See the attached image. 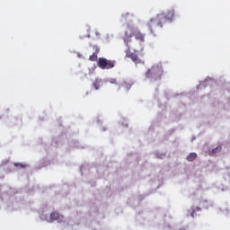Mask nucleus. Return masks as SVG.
Listing matches in <instances>:
<instances>
[{"label":"nucleus","instance_id":"obj_4","mask_svg":"<svg viewBox=\"0 0 230 230\" xmlns=\"http://www.w3.org/2000/svg\"><path fill=\"white\" fill-rule=\"evenodd\" d=\"M97 65L100 69H112L116 66V61L109 60L105 58H100L98 59Z\"/></svg>","mask_w":230,"mask_h":230},{"label":"nucleus","instance_id":"obj_7","mask_svg":"<svg viewBox=\"0 0 230 230\" xmlns=\"http://www.w3.org/2000/svg\"><path fill=\"white\" fill-rule=\"evenodd\" d=\"M222 152V146H217L211 151V155H217V154H220Z\"/></svg>","mask_w":230,"mask_h":230},{"label":"nucleus","instance_id":"obj_10","mask_svg":"<svg viewBox=\"0 0 230 230\" xmlns=\"http://www.w3.org/2000/svg\"><path fill=\"white\" fill-rule=\"evenodd\" d=\"M89 60H91V62H96V60H98V54L93 53L92 56H90Z\"/></svg>","mask_w":230,"mask_h":230},{"label":"nucleus","instance_id":"obj_13","mask_svg":"<svg viewBox=\"0 0 230 230\" xmlns=\"http://www.w3.org/2000/svg\"><path fill=\"white\" fill-rule=\"evenodd\" d=\"M14 166H16V167L20 166V168H26V165H24L21 163H14Z\"/></svg>","mask_w":230,"mask_h":230},{"label":"nucleus","instance_id":"obj_6","mask_svg":"<svg viewBox=\"0 0 230 230\" xmlns=\"http://www.w3.org/2000/svg\"><path fill=\"white\" fill-rule=\"evenodd\" d=\"M196 159H197V153H190L187 156V161H189V163H192V161H195Z\"/></svg>","mask_w":230,"mask_h":230},{"label":"nucleus","instance_id":"obj_8","mask_svg":"<svg viewBox=\"0 0 230 230\" xmlns=\"http://www.w3.org/2000/svg\"><path fill=\"white\" fill-rule=\"evenodd\" d=\"M101 84H102V80H100V79H95V80L93 81V87H94V89H95L96 91H98V89H100Z\"/></svg>","mask_w":230,"mask_h":230},{"label":"nucleus","instance_id":"obj_3","mask_svg":"<svg viewBox=\"0 0 230 230\" xmlns=\"http://www.w3.org/2000/svg\"><path fill=\"white\" fill-rule=\"evenodd\" d=\"M146 78H154L155 80H161V76H163V66L156 65L153 66L151 69H149L146 73Z\"/></svg>","mask_w":230,"mask_h":230},{"label":"nucleus","instance_id":"obj_9","mask_svg":"<svg viewBox=\"0 0 230 230\" xmlns=\"http://www.w3.org/2000/svg\"><path fill=\"white\" fill-rule=\"evenodd\" d=\"M197 211H202V209L199 207L192 208V211L190 212V217H192V218H195V217H197Z\"/></svg>","mask_w":230,"mask_h":230},{"label":"nucleus","instance_id":"obj_12","mask_svg":"<svg viewBox=\"0 0 230 230\" xmlns=\"http://www.w3.org/2000/svg\"><path fill=\"white\" fill-rule=\"evenodd\" d=\"M109 83H110V84H112L113 85H118V79H116V78H111V79L109 80Z\"/></svg>","mask_w":230,"mask_h":230},{"label":"nucleus","instance_id":"obj_1","mask_svg":"<svg viewBox=\"0 0 230 230\" xmlns=\"http://www.w3.org/2000/svg\"><path fill=\"white\" fill-rule=\"evenodd\" d=\"M145 37L146 34L141 32L139 29L128 27L125 31L123 40L128 49L125 50L127 58H130L135 64H140L141 59L137 52L145 49Z\"/></svg>","mask_w":230,"mask_h":230},{"label":"nucleus","instance_id":"obj_2","mask_svg":"<svg viewBox=\"0 0 230 230\" xmlns=\"http://www.w3.org/2000/svg\"><path fill=\"white\" fill-rule=\"evenodd\" d=\"M173 19H175V10L171 9L166 13H160L155 17L151 18L146 22V26L150 31V33L155 35V33L163 28L165 22H172Z\"/></svg>","mask_w":230,"mask_h":230},{"label":"nucleus","instance_id":"obj_5","mask_svg":"<svg viewBox=\"0 0 230 230\" xmlns=\"http://www.w3.org/2000/svg\"><path fill=\"white\" fill-rule=\"evenodd\" d=\"M64 222V215L59 214L57 211H53L50 214V218L49 220V222Z\"/></svg>","mask_w":230,"mask_h":230},{"label":"nucleus","instance_id":"obj_11","mask_svg":"<svg viewBox=\"0 0 230 230\" xmlns=\"http://www.w3.org/2000/svg\"><path fill=\"white\" fill-rule=\"evenodd\" d=\"M122 87H125V89H127V91H128V90H130V87H132V84L127 83L126 81H124L122 84Z\"/></svg>","mask_w":230,"mask_h":230}]
</instances>
